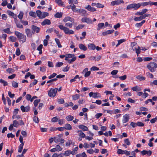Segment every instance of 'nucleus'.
<instances>
[{
	"label": "nucleus",
	"instance_id": "f257e3e1",
	"mask_svg": "<svg viewBox=\"0 0 157 157\" xmlns=\"http://www.w3.org/2000/svg\"><path fill=\"white\" fill-rule=\"evenodd\" d=\"M14 33L20 41H22V43H23L26 41V37L25 35L18 31H15Z\"/></svg>",
	"mask_w": 157,
	"mask_h": 157
},
{
	"label": "nucleus",
	"instance_id": "f03ea898",
	"mask_svg": "<svg viewBox=\"0 0 157 157\" xmlns=\"http://www.w3.org/2000/svg\"><path fill=\"white\" fill-rule=\"evenodd\" d=\"M58 27L60 29L63 31L65 33L67 34L70 35L73 34L74 33L72 30L69 29L68 28L62 25H59Z\"/></svg>",
	"mask_w": 157,
	"mask_h": 157
},
{
	"label": "nucleus",
	"instance_id": "7ed1b4c3",
	"mask_svg": "<svg viewBox=\"0 0 157 157\" xmlns=\"http://www.w3.org/2000/svg\"><path fill=\"white\" fill-rule=\"evenodd\" d=\"M147 67L151 72H154L157 68V64L154 62H151L147 65Z\"/></svg>",
	"mask_w": 157,
	"mask_h": 157
},
{
	"label": "nucleus",
	"instance_id": "20e7f679",
	"mask_svg": "<svg viewBox=\"0 0 157 157\" xmlns=\"http://www.w3.org/2000/svg\"><path fill=\"white\" fill-rule=\"evenodd\" d=\"M58 90V88L55 89L51 88L48 92V95L50 97H55Z\"/></svg>",
	"mask_w": 157,
	"mask_h": 157
},
{
	"label": "nucleus",
	"instance_id": "39448f33",
	"mask_svg": "<svg viewBox=\"0 0 157 157\" xmlns=\"http://www.w3.org/2000/svg\"><path fill=\"white\" fill-rule=\"evenodd\" d=\"M31 29L33 34H34L35 32L38 33L40 32V28L33 25H32Z\"/></svg>",
	"mask_w": 157,
	"mask_h": 157
},
{
	"label": "nucleus",
	"instance_id": "423d86ee",
	"mask_svg": "<svg viewBox=\"0 0 157 157\" xmlns=\"http://www.w3.org/2000/svg\"><path fill=\"white\" fill-rule=\"evenodd\" d=\"M21 109L23 112H28L30 110V107L29 106L25 107L24 105H21Z\"/></svg>",
	"mask_w": 157,
	"mask_h": 157
},
{
	"label": "nucleus",
	"instance_id": "0eeeda50",
	"mask_svg": "<svg viewBox=\"0 0 157 157\" xmlns=\"http://www.w3.org/2000/svg\"><path fill=\"white\" fill-rule=\"evenodd\" d=\"M88 69L87 68H85L83 70L82 73H85L84 77H87L90 75V71H88Z\"/></svg>",
	"mask_w": 157,
	"mask_h": 157
},
{
	"label": "nucleus",
	"instance_id": "6e6552de",
	"mask_svg": "<svg viewBox=\"0 0 157 157\" xmlns=\"http://www.w3.org/2000/svg\"><path fill=\"white\" fill-rule=\"evenodd\" d=\"M82 21L83 22H86L88 24H91L92 23V20L89 18L84 17L81 19Z\"/></svg>",
	"mask_w": 157,
	"mask_h": 157
},
{
	"label": "nucleus",
	"instance_id": "1a4fd4ad",
	"mask_svg": "<svg viewBox=\"0 0 157 157\" xmlns=\"http://www.w3.org/2000/svg\"><path fill=\"white\" fill-rule=\"evenodd\" d=\"M129 119V116L128 115L125 114L123 116V119L122 120L123 123L124 124L126 122H128Z\"/></svg>",
	"mask_w": 157,
	"mask_h": 157
},
{
	"label": "nucleus",
	"instance_id": "9d476101",
	"mask_svg": "<svg viewBox=\"0 0 157 157\" xmlns=\"http://www.w3.org/2000/svg\"><path fill=\"white\" fill-rule=\"evenodd\" d=\"M140 152L141 154L143 155L147 154V155L148 156H150L152 154V151L150 150L147 151L144 150L141 151Z\"/></svg>",
	"mask_w": 157,
	"mask_h": 157
},
{
	"label": "nucleus",
	"instance_id": "9b49d317",
	"mask_svg": "<svg viewBox=\"0 0 157 157\" xmlns=\"http://www.w3.org/2000/svg\"><path fill=\"white\" fill-rule=\"evenodd\" d=\"M51 24V21L48 19H45L41 23V25L44 26L46 25H50Z\"/></svg>",
	"mask_w": 157,
	"mask_h": 157
},
{
	"label": "nucleus",
	"instance_id": "f8f14e48",
	"mask_svg": "<svg viewBox=\"0 0 157 157\" xmlns=\"http://www.w3.org/2000/svg\"><path fill=\"white\" fill-rule=\"evenodd\" d=\"M124 1L122 0H117L112 2L111 4L112 5L114 6L115 5L120 4L122 3H124Z\"/></svg>",
	"mask_w": 157,
	"mask_h": 157
},
{
	"label": "nucleus",
	"instance_id": "ddd939ff",
	"mask_svg": "<svg viewBox=\"0 0 157 157\" xmlns=\"http://www.w3.org/2000/svg\"><path fill=\"white\" fill-rule=\"evenodd\" d=\"M78 12L82 14V15L83 16H87V14L86 13V11L82 9H80L78 10Z\"/></svg>",
	"mask_w": 157,
	"mask_h": 157
},
{
	"label": "nucleus",
	"instance_id": "4468645a",
	"mask_svg": "<svg viewBox=\"0 0 157 157\" xmlns=\"http://www.w3.org/2000/svg\"><path fill=\"white\" fill-rule=\"evenodd\" d=\"M25 33L26 34L27 36L28 37H31L32 36V33L31 32V30L30 29H25Z\"/></svg>",
	"mask_w": 157,
	"mask_h": 157
},
{
	"label": "nucleus",
	"instance_id": "2eb2a0df",
	"mask_svg": "<svg viewBox=\"0 0 157 157\" xmlns=\"http://www.w3.org/2000/svg\"><path fill=\"white\" fill-rule=\"evenodd\" d=\"M85 8L91 12H94L96 10V9L94 8L91 7V6L89 5H88L86 7H85Z\"/></svg>",
	"mask_w": 157,
	"mask_h": 157
},
{
	"label": "nucleus",
	"instance_id": "dca6fc26",
	"mask_svg": "<svg viewBox=\"0 0 157 157\" xmlns=\"http://www.w3.org/2000/svg\"><path fill=\"white\" fill-rule=\"evenodd\" d=\"M114 32L113 30H108L102 33V34L103 36H106L108 34H110L113 33Z\"/></svg>",
	"mask_w": 157,
	"mask_h": 157
},
{
	"label": "nucleus",
	"instance_id": "f3484780",
	"mask_svg": "<svg viewBox=\"0 0 157 157\" xmlns=\"http://www.w3.org/2000/svg\"><path fill=\"white\" fill-rule=\"evenodd\" d=\"M88 47L89 49L94 50L96 48V46L94 44L92 43L89 44Z\"/></svg>",
	"mask_w": 157,
	"mask_h": 157
},
{
	"label": "nucleus",
	"instance_id": "a211bd4d",
	"mask_svg": "<svg viewBox=\"0 0 157 157\" xmlns=\"http://www.w3.org/2000/svg\"><path fill=\"white\" fill-rule=\"evenodd\" d=\"M78 46L80 49L84 51H86L87 50V48L82 44H80L78 45Z\"/></svg>",
	"mask_w": 157,
	"mask_h": 157
},
{
	"label": "nucleus",
	"instance_id": "6ab92c4d",
	"mask_svg": "<svg viewBox=\"0 0 157 157\" xmlns=\"http://www.w3.org/2000/svg\"><path fill=\"white\" fill-rule=\"evenodd\" d=\"M78 128L83 131H87L88 130V128L86 126L81 124L78 126Z\"/></svg>",
	"mask_w": 157,
	"mask_h": 157
},
{
	"label": "nucleus",
	"instance_id": "aec40b11",
	"mask_svg": "<svg viewBox=\"0 0 157 157\" xmlns=\"http://www.w3.org/2000/svg\"><path fill=\"white\" fill-rule=\"evenodd\" d=\"M132 5L133 8L135 10H137L141 6V4L140 3H133L132 4Z\"/></svg>",
	"mask_w": 157,
	"mask_h": 157
},
{
	"label": "nucleus",
	"instance_id": "412c9836",
	"mask_svg": "<svg viewBox=\"0 0 157 157\" xmlns=\"http://www.w3.org/2000/svg\"><path fill=\"white\" fill-rule=\"evenodd\" d=\"M63 21L64 22H66L68 21H70L71 22H74V20L71 19L69 17H67L65 18L63 20Z\"/></svg>",
	"mask_w": 157,
	"mask_h": 157
},
{
	"label": "nucleus",
	"instance_id": "4be33fe9",
	"mask_svg": "<svg viewBox=\"0 0 157 157\" xmlns=\"http://www.w3.org/2000/svg\"><path fill=\"white\" fill-rule=\"evenodd\" d=\"M55 2L59 5L64 7L65 5L63 4L61 0H56Z\"/></svg>",
	"mask_w": 157,
	"mask_h": 157
},
{
	"label": "nucleus",
	"instance_id": "5701e85b",
	"mask_svg": "<svg viewBox=\"0 0 157 157\" xmlns=\"http://www.w3.org/2000/svg\"><path fill=\"white\" fill-rule=\"evenodd\" d=\"M64 129L67 130H71L72 127L71 125L69 124H66L65 125Z\"/></svg>",
	"mask_w": 157,
	"mask_h": 157
},
{
	"label": "nucleus",
	"instance_id": "b1692460",
	"mask_svg": "<svg viewBox=\"0 0 157 157\" xmlns=\"http://www.w3.org/2000/svg\"><path fill=\"white\" fill-rule=\"evenodd\" d=\"M63 13L62 12H57L54 15V17L56 18H60L62 17Z\"/></svg>",
	"mask_w": 157,
	"mask_h": 157
},
{
	"label": "nucleus",
	"instance_id": "393cba45",
	"mask_svg": "<svg viewBox=\"0 0 157 157\" xmlns=\"http://www.w3.org/2000/svg\"><path fill=\"white\" fill-rule=\"evenodd\" d=\"M74 118L73 116L71 115H68L66 117V119L68 121H72Z\"/></svg>",
	"mask_w": 157,
	"mask_h": 157
},
{
	"label": "nucleus",
	"instance_id": "a878e982",
	"mask_svg": "<svg viewBox=\"0 0 157 157\" xmlns=\"http://www.w3.org/2000/svg\"><path fill=\"white\" fill-rule=\"evenodd\" d=\"M36 14L37 16L40 19H41L42 13L40 10H37L36 11Z\"/></svg>",
	"mask_w": 157,
	"mask_h": 157
},
{
	"label": "nucleus",
	"instance_id": "bb28decb",
	"mask_svg": "<svg viewBox=\"0 0 157 157\" xmlns=\"http://www.w3.org/2000/svg\"><path fill=\"white\" fill-rule=\"evenodd\" d=\"M132 90L133 91H138L141 90L140 88H139V86H137L132 87Z\"/></svg>",
	"mask_w": 157,
	"mask_h": 157
},
{
	"label": "nucleus",
	"instance_id": "cd10ccee",
	"mask_svg": "<svg viewBox=\"0 0 157 157\" xmlns=\"http://www.w3.org/2000/svg\"><path fill=\"white\" fill-rule=\"evenodd\" d=\"M78 132H79L78 135L79 136L82 138H84L86 137V136L85 134L82 132L81 130H78Z\"/></svg>",
	"mask_w": 157,
	"mask_h": 157
},
{
	"label": "nucleus",
	"instance_id": "c85d7f7f",
	"mask_svg": "<svg viewBox=\"0 0 157 157\" xmlns=\"http://www.w3.org/2000/svg\"><path fill=\"white\" fill-rule=\"evenodd\" d=\"M136 78L140 81H144L145 79V78L140 75H139L136 77Z\"/></svg>",
	"mask_w": 157,
	"mask_h": 157
},
{
	"label": "nucleus",
	"instance_id": "c756f323",
	"mask_svg": "<svg viewBox=\"0 0 157 157\" xmlns=\"http://www.w3.org/2000/svg\"><path fill=\"white\" fill-rule=\"evenodd\" d=\"M9 40L12 42H15L16 41L17 38L13 36H10L9 37Z\"/></svg>",
	"mask_w": 157,
	"mask_h": 157
},
{
	"label": "nucleus",
	"instance_id": "7c9ffc66",
	"mask_svg": "<svg viewBox=\"0 0 157 157\" xmlns=\"http://www.w3.org/2000/svg\"><path fill=\"white\" fill-rule=\"evenodd\" d=\"M55 41L59 48H61L62 47V46L60 44V41L59 39L57 38H56L55 39Z\"/></svg>",
	"mask_w": 157,
	"mask_h": 157
},
{
	"label": "nucleus",
	"instance_id": "2f4dec72",
	"mask_svg": "<svg viewBox=\"0 0 157 157\" xmlns=\"http://www.w3.org/2000/svg\"><path fill=\"white\" fill-rule=\"evenodd\" d=\"M135 49L136 53L137 54V56H139V54H140V50L141 49H140V47L138 46L137 48H135Z\"/></svg>",
	"mask_w": 157,
	"mask_h": 157
},
{
	"label": "nucleus",
	"instance_id": "473e14b6",
	"mask_svg": "<svg viewBox=\"0 0 157 157\" xmlns=\"http://www.w3.org/2000/svg\"><path fill=\"white\" fill-rule=\"evenodd\" d=\"M71 154V151L70 150H68L66 151L63 154L66 156H68Z\"/></svg>",
	"mask_w": 157,
	"mask_h": 157
},
{
	"label": "nucleus",
	"instance_id": "72a5a7b5",
	"mask_svg": "<svg viewBox=\"0 0 157 157\" xmlns=\"http://www.w3.org/2000/svg\"><path fill=\"white\" fill-rule=\"evenodd\" d=\"M104 24L103 23H99L98 25V28L97 29L98 30H99L101 28L104 26Z\"/></svg>",
	"mask_w": 157,
	"mask_h": 157
},
{
	"label": "nucleus",
	"instance_id": "f704fd0d",
	"mask_svg": "<svg viewBox=\"0 0 157 157\" xmlns=\"http://www.w3.org/2000/svg\"><path fill=\"white\" fill-rule=\"evenodd\" d=\"M54 141L56 143H57L59 142H60L61 139L60 138V137L58 136L54 137Z\"/></svg>",
	"mask_w": 157,
	"mask_h": 157
},
{
	"label": "nucleus",
	"instance_id": "c9c22d12",
	"mask_svg": "<svg viewBox=\"0 0 157 157\" xmlns=\"http://www.w3.org/2000/svg\"><path fill=\"white\" fill-rule=\"evenodd\" d=\"M80 97L79 95V94H76L75 95H73L72 96L73 99L74 100H76L78 99Z\"/></svg>",
	"mask_w": 157,
	"mask_h": 157
},
{
	"label": "nucleus",
	"instance_id": "e433bc0d",
	"mask_svg": "<svg viewBox=\"0 0 157 157\" xmlns=\"http://www.w3.org/2000/svg\"><path fill=\"white\" fill-rule=\"evenodd\" d=\"M40 99H36L34 101V104L35 107L36 108L38 103L40 101Z\"/></svg>",
	"mask_w": 157,
	"mask_h": 157
},
{
	"label": "nucleus",
	"instance_id": "4c0bfd02",
	"mask_svg": "<svg viewBox=\"0 0 157 157\" xmlns=\"http://www.w3.org/2000/svg\"><path fill=\"white\" fill-rule=\"evenodd\" d=\"M49 13L46 12H44L42 13L41 19L44 18L48 16Z\"/></svg>",
	"mask_w": 157,
	"mask_h": 157
},
{
	"label": "nucleus",
	"instance_id": "58836bf2",
	"mask_svg": "<svg viewBox=\"0 0 157 157\" xmlns=\"http://www.w3.org/2000/svg\"><path fill=\"white\" fill-rule=\"evenodd\" d=\"M124 143L127 145H130L131 144L130 141L127 138L124 140Z\"/></svg>",
	"mask_w": 157,
	"mask_h": 157
},
{
	"label": "nucleus",
	"instance_id": "ea45409f",
	"mask_svg": "<svg viewBox=\"0 0 157 157\" xmlns=\"http://www.w3.org/2000/svg\"><path fill=\"white\" fill-rule=\"evenodd\" d=\"M30 16L34 17H36V13L35 12L33 11H30L29 13Z\"/></svg>",
	"mask_w": 157,
	"mask_h": 157
},
{
	"label": "nucleus",
	"instance_id": "a19ab883",
	"mask_svg": "<svg viewBox=\"0 0 157 157\" xmlns=\"http://www.w3.org/2000/svg\"><path fill=\"white\" fill-rule=\"evenodd\" d=\"M0 82L1 83L3 84L4 86H7L8 85L7 82L5 81L2 79H0Z\"/></svg>",
	"mask_w": 157,
	"mask_h": 157
},
{
	"label": "nucleus",
	"instance_id": "79ce46f5",
	"mask_svg": "<svg viewBox=\"0 0 157 157\" xmlns=\"http://www.w3.org/2000/svg\"><path fill=\"white\" fill-rule=\"evenodd\" d=\"M15 22L18 28L21 29L23 28V26L21 23L17 22L16 21Z\"/></svg>",
	"mask_w": 157,
	"mask_h": 157
},
{
	"label": "nucleus",
	"instance_id": "37998d69",
	"mask_svg": "<svg viewBox=\"0 0 157 157\" xmlns=\"http://www.w3.org/2000/svg\"><path fill=\"white\" fill-rule=\"evenodd\" d=\"M6 71L9 73H12L14 72V70L11 68H8L6 69Z\"/></svg>",
	"mask_w": 157,
	"mask_h": 157
},
{
	"label": "nucleus",
	"instance_id": "c03bdc74",
	"mask_svg": "<svg viewBox=\"0 0 157 157\" xmlns=\"http://www.w3.org/2000/svg\"><path fill=\"white\" fill-rule=\"evenodd\" d=\"M101 97L99 93H94L93 98H99Z\"/></svg>",
	"mask_w": 157,
	"mask_h": 157
},
{
	"label": "nucleus",
	"instance_id": "a18cd8bd",
	"mask_svg": "<svg viewBox=\"0 0 157 157\" xmlns=\"http://www.w3.org/2000/svg\"><path fill=\"white\" fill-rule=\"evenodd\" d=\"M78 147H77L75 148L74 149L72 150V151H71V154L74 155L76 154L75 151H78Z\"/></svg>",
	"mask_w": 157,
	"mask_h": 157
},
{
	"label": "nucleus",
	"instance_id": "49530a36",
	"mask_svg": "<svg viewBox=\"0 0 157 157\" xmlns=\"http://www.w3.org/2000/svg\"><path fill=\"white\" fill-rule=\"evenodd\" d=\"M125 40L124 39H122L120 40H118V43L116 45V47H117L119 45L123 43V42L125 41Z\"/></svg>",
	"mask_w": 157,
	"mask_h": 157
},
{
	"label": "nucleus",
	"instance_id": "de8ad7c7",
	"mask_svg": "<svg viewBox=\"0 0 157 157\" xmlns=\"http://www.w3.org/2000/svg\"><path fill=\"white\" fill-rule=\"evenodd\" d=\"M84 26V25H79L77 26L76 27L75 29L77 30H78L80 29L83 28Z\"/></svg>",
	"mask_w": 157,
	"mask_h": 157
},
{
	"label": "nucleus",
	"instance_id": "09e8293b",
	"mask_svg": "<svg viewBox=\"0 0 157 157\" xmlns=\"http://www.w3.org/2000/svg\"><path fill=\"white\" fill-rule=\"evenodd\" d=\"M12 85L13 86L14 88H17L18 87V83L16 82H12Z\"/></svg>",
	"mask_w": 157,
	"mask_h": 157
},
{
	"label": "nucleus",
	"instance_id": "8fccbe9b",
	"mask_svg": "<svg viewBox=\"0 0 157 157\" xmlns=\"http://www.w3.org/2000/svg\"><path fill=\"white\" fill-rule=\"evenodd\" d=\"M72 22H67L65 24V25L67 27H69L70 28H71L73 25Z\"/></svg>",
	"mask_w": 157,
	"mask_h": 157
},
{
	"label": "nucleus",
	"instance_id": "3c124183",
	"mask_svg": "<svg viewBox=\"0 0 157 157\" xmlns=\"http://www.w3.org/2000/svg\"><path fill=\"white\" fill-rule=\"evenodd\" d=\"M117 153L119 154H123L124 153V151H123L121 149H118L117 150Z\"/></svg>",
	"mask_w": 157,
	"mask_h": 157
},
{
	"label": "nucleus",
	"instance_id": "603ef678",
	"mask_svg": "<svg viewBox=\"0 0 157 157\" xmlns=\"http://www.w3.org/2000/svg\"><path fill=\"white\" fill-rule=\"evenodd\" d=\"M13 125L14 127H17V126L19 125V124L17 121L14 120L13 121Z\"/></svg>",
	"mask_w": 157,
	"mask_h": 157
},
{
	"label": "nucleus",
	"instance_id": "864d4df0",
	"mask_svg": "<svg viewBox=\"0 0 157 157\" xmlns=\"http://www.w3.org/2000/svg\"><path fill=\"white\" fill-rule=\"evenodd\" d=\"M24 13L23 12L20 11L19 14L18 16V17L21 20L23 18Z\"/></svg>",
	"mask_w": 157,
	"mask_h": 157
},
{
	"label": "nucleus",
	"instance_id": "5fc2aeb1",
	"mask_svg": "<svg viewBox=\"0 0 157 157\" xmlns=\"http://www.w3.org/2000/svg\"><path fill=\"white\" fill-rule=\"evenodd\" d=\"M71 9L73 12H78V10L76 9V6L74 4H73V6H71Z\"/></svg>",
	"mask_w": 157,
	"mask_h": 157
},
{
	"label": "nucleus",
	"instance_id": "6e6d98bb",
	"mask_svg": "<svg viewBox=\"0 0 157 157\" xmlns=\"http://www.w3.org/2000/svg\"><path fill=\"white\" fill-rule=\"evenodd\" d=\"M76 57L75 56L72 58L71 59H69L68 60V63H72V62L75 61L76 60Z\"/></svg>",
	"mask_w": 157,
	"mask_h": 157
},
{
	"label": "nucleus",
	"instance_id": "4d7b16f0",
	"mask_svg": "<svg viewBox=\"0 0 157 157\" xmlns=\"http://www.w3.org/2000/svg\"><path fill=\"white\" fill-rule=\"evenodd\" d=\"M63 64V63L61 62H58L57 63L56 65V67H59L61 66Z\"/></svg>",
	"mask_w": 157,
	"mask_h": 157
},
{
	"label": "nucleus",
	"instance_id": "13d9d810",
	"mask_svg": "<svg viewBox=\"0 0 157 157\" xmlns=\"http://www.w3.org/2000/svg\"><path fill=\"white\" fill-rule=\"evenodd\" d=\"M58 120V118L57 117H54L51 119V121L52 122H57Z\"/></svg>",
	"mask_w": 157,
	"mask_h": 157
},
{
	"label": "nucleus",
	"instance_id": "bf43d9fd",
	"mask_svg": "<svg viewBox=\"0 0 157 157\" xmlns=\"http://www.w3.org/2000/svg\"><path fill=\"white\" fill-rule=\"evenodd\" d=\"M3 31L4 32H5L7 33L10 34L11 33V32L10 31V29L9 28L4 29H3Z\"/></svg>",
	"mask_w": 157,
	"mask_h": 157
},
{
	"label": "nucleus",
	"instance_id": "052dcab7",
	"mask_svg": "<svg viewBox=\"0 0 157 157\" xmlns=\"http://www.w3.org/2000/svg\"><path fill=\"white\" fill-rule=\"evenodd\" d=\"M79 78V75H76L74 78L71 79L70 80V82L71 83L75 82L76 81L75 79Z\"/></svg>",
	"mask_w": 157,
	"mask_h": 157
},
{
	"label": "nucleus",
	"instance_id": "680f3d73",
	"mask_svg": "<svg viewBox=\"0 0 157 157\" xmlns=\"http://www.w3.org/2000/svg\"><path fill=\"white\" fill-rule=\"evenodd\" d=\"M96 6L98 8H103L104 7V5L101 4L100 3H97Z\"/></svg>",
	"mask_w": 157,
	"mask_h": 157
},
{
	"label": "nucleus",
	"instance_id": "e2e57ef3",
	"mask_svg": "<svg viewBox=\"0 0 157 157\" xmlns=\"http://www.w3.org/2000/svg\"><path fill=\"white\" fill-rule=\"evenodd\" d=\"M66 56H67V57L68 58H73L75 56V55L71 54H66Z\"/></svg>",
	"mask_w": 157,
	"mask_h": 157
},
{
	"label": "nucleus",
	"instance_id": "0e129e2a",
	"mask_svg": "<svg viewBox=\"0 0 157 157\" xmlns=\"http://www.w3.org/2000/svg\"><path fill=\"white\" fill-rule=\"evenodd\" d=\"M33 118L34 121L36 123H38L39 122V121L38 117H36V116H34Z\"/></svg>",
	"mask_w": 157,
	"mask_h": 157
},
{
	"label": "nucleus",
	"instance_id": "69168bd1",
	"mask_svg": "<svg viewBox=\"0 0 157 157\" xmlns=\"http://www.w3.org/2000/svg\"><path fill=\"white\" fill-rule=\"evenodd\" d=\"M12 118L13 119L16 118L17 119H19L21 118V117L19 115H16V114H13L12 116Z\"/></svg>",
	"mask_w": 157,
	"mask_h": 157
},
{
	"label": "nucleus",
	"instance_id": "338daca9",
	"mask_svg": "<svg viewBox=\"0 0 157 157\" xmlns=\"http://www.w3.org/2000/svg\"><path fill=\"white\" fill-rule=\"evenodd\" d=\"M56 149L57 151H61L62 150V148L60 147L59 145H57L56 146Z\"/></svg>",
	"mask_w": 157,
	"mask_h": 157
},
{
	"label": "nucleus",
	"instance_id": "774afa93",
	"mask_svg": "<svg viewBox=\"0 0 157 157\" xmlns=\"http://www.w3.org/2000/svg\"><path fill=\"white\" fill-rule=\"evenodd\" d=\"M157 120V117H156L154 118L151 119L150 120V122L151 123L153 124Z\"/></svg>",
	"mask_w": 157,
	"mask_h": 157
}]
</instances>
